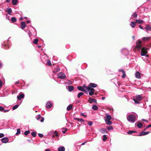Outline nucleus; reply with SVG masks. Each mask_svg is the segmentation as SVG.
I'll list each match as a JSON object with an SVG mask.
<instances>
[{"instance_id":"0e129e2a","label":"nucleus","mask_w":151,"mask_h":151,"mask_svg":"<svg viewBox=\"0 0 151 151\" xmlns=\"http://www.w3.org/2000/svg\"><path fill=\"white\" fill-rule=\"evenodd\" d=\"M2 85V83L1 81H0V87H1Z\"/></svg>"},{"instance_id":"603ef678","label":"nucleus","mask_w":151,"mask_h":151,"mask_svg":"<svg viewBox=\"0 0 151 151\" xmlns=\"http://www.w3.org/2000/svg\"><path fill=\"white\" fill-rule=\"evenodd\" d=\"M4 136V135L3 133H0V138L3 137Z\"/></svg>"},{"instance_id":"4468645a","label":"nucleus","mask_w":151,"mask_h":151,"mask_svg":"<svg viewBox=\"0 0 151 151\" xmlns=\"http://www.w3.org/2000/svg\"><path fill=\"white\" fill-rule=\"evenodd\" d=\"M1 141L3 143H6L8 141V139L7 137H4L2 138L1 139Z\"/></svg>"},{"instance_id":"ea45409f","label":"nucleus","mask_w":151,"mask_h":151,"mask_svg":"<svg viewBox=\"0 0 151 151\" xmlns=\"http://www.w3.org/2000/svg\"><path fill=\"white\" fill-rule=\"evenodd\" d=\"M107 129L108 130H110L112 129H113V128L112 126H110L107 127Z\"/></svg>"},{"instance_id":"0eeeda50","label":"nucleus","mask_w":151,"mask_h":151,"mask_svg":"<svg viewBox=\"0 0 151 151\" xmlns=\"http://www.w3.org/2000/svg\"><path fill=\"white\" fill-rule=\"evenodd\" d=\"M147 49L145 47H143L142 49L141 55L142 56L145 55L147 53Z\"/></svg>"},{"instance_id":"a18cd8bd","label":"nucleus","mask_w":151,"mask_h":151,"mask_svg":"<svg viewBox=\"0 0 151 151\" xmlns=\"http://www.w3.org/2000/svg\"><path fill=\"white\" fill-rule=\"evenodd\" d=\"M41 116L40 114H39L38 115V117L37 118V119L38 120H39L41 118Z\"/></svg>"},{"instance_id":"473e14b6","label":"nucleus","mask_w":151,"mask_h":151,"mask_svg":"<svg viewBox=\"0 0 151 151\" xmlns=\"http://www.w3.org/2000/svg\"><path fill=\"white\" fill-rule=\"evenodd\" d=\"M84 93L82 92H80L78 93L77 95V97L78 98H79L81 96L83 95Z\"/></svg>"},{"instance_id":"052dcab7","label":"nucleus","mask_w":151,"mask_h":151,"mask_svg":"<svg viewBox=\"0 0 151 151\" xmlns=\"http://www.w3.org/2000/svg\"><path fill=\"white\" fill-rule=\"evenodd\" d=\"M142 121H144V122H148V121L147 120H146V119H142Z\"/></svg>"},{"instance_id":"a19ab883","label":"nucleus","mask_w":151,"mask_h":151,"mask_svg":"<svg viewBox=\"0 0 151 151\" xmlns=\"http://www.w3.org/2000/svg\"><path fill=\"white\" fill-rule=\"evenodd\" d=\"M31 134L32 136L34 137H35L36 135V133L35 132H32L31 133Z\"/></svg>"},{"instance_id":"a211bd4d","label":"nucleus","mask_w":151,"mask_h":151,"mask_svg":"<svg viewBox=\"0 0 151 151\" xmlns=\"http://www.w3.org/2000/svg\"><path fill=\"white\" fill-rule=\"evenodd\" d=\"M58 151H64L65 148L64 147L61 146L58 148Z\"/></svg>"},{"instance_id":"ddd939ff","label":"nucleus","mask_w":151,"mask_h":151,"mask_svg":"<svg viewBox=\"0 0 151 151\" xmlns=\"http://www.w3.org/2000/svg\"><path fill=\"white\" fill-rule=\"evenodd\" d=\"M26 23L25 22H22L21 23V27L22 29H23L26 27Z\"/></svg>"},{"instance_id":"7ed1b4c3","label":"nucleus","mask_w":151,"mask_h":151,"mask_svg":"<svg viewBox=\"0 0 151 151\" xmlns=\"http://www.w3.org/2000/svg\"><path fill=\"white\" fill-rule=\"evenodd\" d=\"M133 99L135 103L139 104V101L142 100V98L141 96L139 95L134 98Z\"/></svg>"},{"instance_id":"2f4dec72","label":"nucleus","mask_w":151,"mask_h":151,"mask_svg":"<svg viewBox=\"0 0 151 151\" xmlns=\"http://www.w3.org/2000/svg\"><path fill=\"white\" fill-rule=\"evenodd\" d=\"M145 28L146 29L147 31L151 30V27L149 25H147L145 27Z\"/></svg>"},{"instance_id":"4c0bfd02","label":"nucleus","mask_w":151,"mask_h":151,"mask_svg":"<svg viewBox=\"0 0 151 151\" xmlns=\"http://www.w3.org/2000/svg\"><path fill=\"white\" fill-rule=\"evenodd\" d=\"M20 133V129H17V132L16 133V135H18Z\"/></svg>"},{"instance_id":"c85d7f7f","label":"nucleus","mask_w":151,"mask_h":151,"mask_svg":"<svg viewBox=\"0 0 151 151\" xmlns=\"http://www.w3.org/2000/svg\"><path fill=\"white\" fill-rule=\"evenodd\" d=\"M46 65L48 66H51L52 64L50 60H47V62L46 63Z\"/></svg>"},{"instance_id":"c9c22d12","label":"nucleus","mask_w":151,"mask_h":151,"mask_svg":"<svg viewBox=\"0 0 151 151\" xmlns=\"http://www.w3.org/2000/svg\"><path fill=\"white\" fill-rule=\"evenodd\" d=\"M30 132V131L29 130L26 131L24 132V134L25 135H27L29 134Z\"/></svg>"},{"instance_id":"3c124183","label":"nucleus","mask_w":151,"mask_h":151,"mask_svg":"<svg viewBox=\"0 0 151 151\" xmlns=\"http://www.w3.org/2000/svg\"><path fill=\"white\" fill-rule=\"evenodd\" d=\"M55 137H57L58 136V133L56 131H55Z\"/></svg>"},{"instance_id":"6ab92c4d","label":"nucleus","mask_w":151,"mask_h":151,"mask_svg":"<svg viewBox=\"0 0 151 151\" xmlns=\"http://www.w3.org/2000/svg\"><path fill=\"white\" fill-rule=\"evenodd\" d=\"M136 77L138 78H140V73L138 72H136L135 73Z\"/></svg>"},{"instance_id":"13d9d810","label":"nucleus","mask_w":151,"mask_h":151,"mask_svg":"<svg viewBox=\"0 0 151 151\" xmlns=\"http://www.w3.org/2000/svg\"><path fill=\"white\" fill-rule=\"evenodd\" d=\"M9 111V110H5L4 109V110H3V112H7V111Z\"/></svg>"},{"instance_id":"9d476101","label":"nucleus","mask_w":151,"mask_h":151,"mask_svg":"<svg viewBox=\"0 0 151 151\" xmlns=\"http://www.w3.org/2000/svg\"><path fill=\"white\" fill-rule=\"evenodd\" d=\"M149 132H144L143 131H142L140 133V134L138 135V136L145 135L149 134Z\"/></svg>"},{"instance_id":"c756f323","label":"nucleus","mask_w":151,"mask_h":151,"mask_svg":"<svg viewBox=\"0 0 151 151\" xmlns=\"http://www.w3.org/2000/svg\"><path fill=\"white\" fill-rule=\"evenodd\" d=\"M18 1L17 0H12V3L13 5H15L17 4Z\"/></svg>"},{"instance_id":"6e6d98bb","label":"nucleus","mask_w":151,"mask_h":151,"mask_svg":"<svg viewBox=\"0 0 151 151\" xmlns=\"http://www.w3.org/2000/svg\"><path fill=\"white\" fill-rule=\"evenodd\" d=\"M41 120H40V122H43L44 120V119L42 117H41Z\"/></svg>"},{"instance_id":"4d7b16f0","label":"nucleus","mask_w":151,"mask_h":151,"mask_svg":"<svg viewBox=\"0 0 151 151\" xmlns=\"http://www.w3.org/2000/svg\"><path fill=\"white\" fill-rule=\"evenodd\" d=\"M67 130V129L66 128L65 129V130L64 131H62V132L63 134H65Z\"/></svg>"},{"instance_id":"774afa93","label":"nucleus","mask_w":151,"mask_h":151,"mask_svg":"<svg viewBox=\"0 0 151 151\" xmlns=\"http://www.w3.org/2000/svg\"><path fill=\"white\" fill-rule=\"evenodd\" d=\"M45 151H50V150L49 149H47Z\"/></svg>"},{"instance_id":"7c9ffc66","label":"nucleus","mask_w":151,"mask_h":151,"mask_svg":"<svg viewBox=\"0 0 151 151\" xmlns=\"http://www.w3.org/2000/svg\"><path fill=\"white\" fill-rule=\"evenodd\" d=\"M92 109L94 110H96L98 109V108L96 105H93L92 107Z\"/></svg>"},{"instance_id":"49530a36","label":"nucleus","mask_w":151,"mask_h":151,"mask_svg":"<svg viewBox=\"0 0 151 151\" xmlns=\"http://www.w3.org/2000/svg\"><path fill=\"white\" fill-rule=\"evenodd\" d=\"M123 75L122 76V78H124L126 76L125 73V72L124 73H123Z\"/></svg>"},{"instance_id":"aec40b11","label":"nucleus","mask_w":151,"mask_h":151,"mask_svg":"<svg viewBox=\"0 0 151 151\" xmlns=\"http://www.w3.org/2000/svg\"><path fill=\"white\" fill-rule=\"evenodd\" d=\"M74 87L73 86H68V89L69 91H71L73 90Z\"/></svg>"},{"instance_id":"72a5a7b5","label":"nucleus","mask_w":151,"mask_h":151,"mask_svg":"<svg viewBox=\"0 0 151 151\" xmlns=\"http://www.w3.org/2000/svg\"><path fill=\"white\" fill-rule=\"evenodd\" d=\"M134 132H137L136 131H134L131 130V131H128L127 133L128 134H132L133 133H134Z\"/></svg>"},{"instance_id":"69168bd1","label":"nucleus","mask_w":151,"mask_h":151,"mask_svg":"<svg viewBox=\"0 0 151 151\" xmlns=\"http://www.w3.org/2000/svg\"><path fill=\"white\" fill-rule=\"evenodd\" d=\"M26 22L27 23H29L30 22V21L29 20L27 21H26Z\"/></svg>"},{"instance_id":"f704fd0d","label":"nucleus","mask_w":151,"mask_h":151,"mask_svg":"<svg viewBox=\"0 0 151 151\" xmlns=\"http://www.w3.org/2000/svg\"><path fill=\"white\" fill-rule=\"evenodd\" d=\"M82 87H83V89H84V90H86H86H87V88L88 87H87L86 86V85L85 84H84L83 85V86H82Z\"/></svg>"},{"instance_id":"f3484780","label":"nucleus","mask_w":151,"mask_h":151,"mask_svg":"<svg viewBox=\"0 0 151 151\" xmlns=\"http://www.w3.org/2000/svg\"><path fill=\"white\" fill-rule=\"evenodd\" d=\"M106 123L109 125H111L112 124V122L110 120H105Z\"/></svg>"},{"instance_id":"b1692460","label":"nucleus","mask_w":151,"mask_h":151,"mask_svg":"<svg viewBox=\"0 0 151 151\" xmlns=\"http://www.w3.org/2000/svg\"><path fill=\"white\" fill-rule=\"evenodd\" d=\"M73 106L72 104H70L69 105L67 108V110L68 111H70L72 109Z\"/></svg>"},{"instance_id":"393cba45","label":"nucleus","mask_w":151,"mask_h":151,"mask_svg":"<svg viewBox=\"0 0 151 151\" xmlns=\"http://www.w3.org/2000/svg\"><path fill=\"white\" fill-rule=\"evenodd\" d=\"M74 119L81 122L84 121V120L82 119H79L77 118H74Z\"/></svg>"},{"instance_id":"bb28decb","label":"nucleus","mask_w":151,"mask_h":151,"mask_svg":"<svg viewBox=\"0 0 151 151\" xmlns=\"http://www.w3.org/2000/svg\"><path fill=\"white\" fill-rule=\"evenodd\" d=\"M137 15L136 12H134L132 15V16L133 18H136L137 17Z\"/></svg>"},{"instance_id":"bf43d9fd","label":"nucleus","mask_w":151,"mask_h":151,"mask_svg":"<svg viewBox=\"0 0 151 151\" xmlns=\"http://www.w3.org/2000/svg\"><path fill=\"white\" fill-rule=\"evenodd\" d=\"M6 19H7L9 20V16H8L7 15V14H6Z\"/></svg>"},{"instance_id":"9b49d317","label":"nucleus","mask_w":151,"mask_h":151,"mask_svg":"<svg viewBox=\"0 0 151 151\" xmlns=\"http://www.w3.org/2000/svg\"><path fill=\"white\" fill-rule=\"evenodd\" d=\"M151 37H143L142 40L143 41L145 42H148L149 41Z\"/></svg>"},{"instance_id":"20e7f679","label":"nucleus","mask_w":151,"mask_h":151,"mask_svg":"<svg viewBox=\"0 0 151 151\" xmlns=\"http://www.w3.org/2000/svg\"><path fill=\"white\" fill-rule=\"evenodd\" d=\"M142 42L141 40H138L136 42L137 45L135 47V48L136 49H140L141 48Z\"/></svg>"},{"instance_id":"de8ad7c7","label":"nucleus","mask_w":151,"mask_h":151,"mask_svg":"<svg viewBox=\"0 0 151 151\" xmlns=\"http://www.w3.org/2000/svg\"><path fill=\"white\" fill-rule=\"evenodd\" d=\"M39 136L41 138H42L43 137V134H41L39 133L38 134Z\"/></svg>"},{"instance_id":"dca6fc26","label":"nucleus","mask_w":151,"mask_h":151,"mask_svg":"<svg viewBox=\"0 0 151 151\" xmlns=\"http://www.w3.org/2000/svg\"><path fill=\"white\" fill-rule=\"evenodd\" d=\"M77 88L79 90L86 92V90H84V89H83V87H82L81 86H78L77 87Z\"/></svg>"},{"instance_id":"4be33fe9","label":"nucleus","mask_w":151,"mask_h":151,"mask_svg":"<svg viewBox=\"0 0 151 151\" xmlns=\"http://www.w3.org/2000/svg\"><path fill=\"white\" fill-rule=\"evenodd\" d=\"M144 21L142 20H138L136 19V23H138L139 24H141L143 23Z\"/></svg>"},{"instance_id":"8fccbe9b","label":"nucleus","mask_w":151,"mask_h":151,"mask_svg":"<svg viewBox=\"0 0 151 151\" xmlns=\"http://www.w3.org/2000/svg\"><path fill=\"white\" fill-rule=\"evenodd\" d=\"M119 71L122 72L124 73L125 72V71L123 69H120L119 70Z\"/></svg>"},{"instance_id":"c03bdc74","label":"nucleus","mask_w":151,"mask_h":151,"mask_svg":"<svg viewBox=\"0 0 151 151\" xmlns=\"http://www.w3.org/2000/svg\"><path fill=\"white\" fill-rule=\"evenodd\" d=\"M151 127V124L147 125V127H146V128L144 129V130H146L147 128H148L149 127Z\"/></svg>"},{"instance_id":"1a4fd4ad","label":"nucleus","mask_w":151,"mask_h":151,"mask_svg":"<svg viewBox=\"0 0 151 151\" xmlns=\"http://www.w3.org/2000/svg\"><path fill=\"white\" fill-rule=\"evenodd\" d=\"M24 96V95L23 94L20 93L17 96V98L19 100H20L22 99H23Z\"/></svg>"},{"instance_id":"f8f14e48","label":"nucleus","mask_w":151,"mask_h":151,"mask_svg":"<svg viewBox=\"0 0 151 151\" xmlns=\"http://www.w3.org/2000/svg\"><path fill=\"white\" fill-rule=\"evenodd\" d=\"M88 101L90 103H92V102H94L97 103V101L96 99H91V98H90L89 99Z\"/></svg>"},{"instance_id":"e2e57ef3","label":"nucleus","mask_w":151,"mask_h":151,"mask_svg":"<svg viewBox=\"0 0 151 151\" xmlns=\"http://www.w3.org/2000/svg\"><path fill=\"white\" fill-rule=\"evenodd\" d=\"M28 141L29 142H31V143H33V141L32 140H30V139H28Z\"/></svg>"},{"instance_id":"5701e85b","label":"nucleus","mask_w":151,"mask_h":151,"mask_svg":"<svg viewBox=\"0 0 151 151\" xmlns=\"http://www.w3.org/2000/svg\"><path fill=\"white\" fill-rule=\"evenodd\" d=\"M143 126L142 124L140 122H138L137 124V126L139 128H141Z\"/></svg>"},{"instance_id":"79ce46f5","label":"nucleus","mask_w":151,"mask_h":151,"mask_svg":"<svg viewBox=\"0 0 151 151\" xmlns=\"http://www.w3.org/2000/svg\"><path fill=\"white\" fill-rule=\"evenodd\" d=\"M6 12H7L8 14H9V8H7L5 10Z\"/></svg>"},{"instance_id":"5fc2aeb1","label":"nucleus","mask_w":151,"mask_h":151,"mask_svg":"<svg viewBox=\"0 0 151 151\" xmlns=\"http://www.w3.org/2000/svg\"><path fill=\"white\" fill-rule=\"evenodd\" d=\"M102 130L103 131V133H105L106 132V130L105 129H103Z\"/></svg>"},{"instance_id":"864d4df0","label":"nucleus","mask_w":151,"mask_h":151,"mask_svg":"<svg viewBox=\"0 0 151 151\" xmlns=\"http://www.w3.org/2000/svg\"><path fill=\"white\" fill-rule=\"evenodd\" d=\"M60 68L59 67H57L56 68V71L57 72H58L60 70Z\"/></svg>"},{"instance_id":"338daca9","label":"nucleus","mask_w":151,"mask_h":151,"mask_svg":"<svg viewBox=\"0 0 151 151\" xmlns=\"http://www.w3.org/2000/svg\"><path fill=\"white\" fill-rule=\"evenodd\" d=\"M12 94H13V93H15V92L14 91H12Z\"/></svg>"},{"instance_id":"09e8293b","label":"nucleus","mask_w":151,"mask_h":151,"mask_svg":"<svg viewBox=\"0 0 151 151\" xmlns=\"http://www.w3.org/2000/svg\"><path fill=\"white\" fill-rule=\"evenodd\" d=\"M4 108L3 107H2L1 106H0V111H1L3 112V111L4 110Z\"/></svg>"},{"instance_id":"e433bc0d","label":"nucleus","mask_w":151,"mask_h":151,"mask_svg":"<svg viewBox=\"0 0 151 151\" xmlns=\"http://www.w3.org/2000/svg\"><path fill=\"white\" fill-rule=\"evenodd\" d=\"M19 106V105L18 104H17L16 105H15L13 107L12 109L13 110H14L16 109H17Z\"/></svg>"},{"instance_id":"f03ea898","label":"nucleus","mask_w":151,"mask_h":151,"mask_svg":"<svg viewBox=\"0 0 151 151\" xmlns=\"http://www.w3.org/2000/svg\"><path fill=\"white\" fill-rule=\"evenodd\" d=\"M135 118V116L133 114L130 115L128 116L127 117L128 120L132 122H134Z\"/></svg>"},{"instance_id":"39448f33","label":"nucleus","mask_w":151,"mask_h":151,"mask_svg":"<svg viewBox=\"0 0 151 151\" xmlns=\"http://www.w3.org/2000/svg\"><path fill=\"white\" fill-rule=\"evenodd\" d=\"M58 77L61 79H64L66 77L65 74L63 72L59 73L58 75Z\"/></svg>"},{"instance_id":"58836bf2","label":"nucleus","mask_w":151,"mask_h":151,"mask_svg":"<svg viewBox=\"0 0 151 151\" xmlns=\"http://www.w3.org/2000/svg\"><path fill=\"white\" fill-rule=\"evenodd\" d=\"M107 139V137H106V135H104L103 136V140L104 141H105Z\"/></svg>"},{"instance_id":"cd10ccee","label":"nucleus","mask_w":151,"mask_h":151,"mask_svg":"<svg viewBox=\"0 0 151 151\" xmlns=\"http://www.w3.org/2000/svg\"><path fill=\"white\" fill-rule=\"evenodd\" d=\"M17 20V19L15 17H12L11 19V21L12 22H15Z\"/></svg>"},{"instance_id":"2eb2a0df","label":"nucleus","mask_w":151,"mask_h":151,"mask_svg":"<svg viewBox=\"0 0 151 151\" xmlns=\"http://www.w3.org/2000/svg\"><path fill=\"white\" fill-rule=\"evenodd\" d=\"M105 118L106 119L105 120H111L112 119V117L110 115H108L107 114H106V117Z\"/></svg>"},{"instance_id":"6e6552de","label":"nucleus","mask_w":151,"mask_h":151,"mask_svg":"<svg viewBox=\"0 0 151 151\" xmlns=\"http://www.w3.org/2000/svg\"><path fill=\"white\" fill-rule=\"evenodd\" d=\"M52 106V104L49 101H48L46 103V107L47 108H50Z\"/></svg>"},{"instance_id":"423d86ee","label":"nucleus","mask_w":151,"mask_h":151,"mask_svg":"<svg viewBox=\"0 0 151 151\" xmlns=\"http://www.w3.org/2000/svg\"><path fill=\"white\" fill-rule=\"evenodd\" d=\"M7 42H5L2 44V47L5 49H8L9 47V43Z\"/></svg>"},{"instance_id":"a878e982","label":"nucleus","mask_w":151,"mask_h":151,"mask_svg":"<svg viewBox=\"0 0 151 151\" xmlns=\"http://www.w3.org/2000/svg\"><path fill=\"white\" fill-rule=\"evenodd\" d=\"M38 39H34L33 41V43L34 44L37 45L38 43Z\"/></svg>"},{"instance_id":"680f3d73","label":"nucleus","mask_w":151,"mask_h":151,"mask_svg":"<svg viewBox=\"0 0 151 151\" xmlns=\"http://www.w3.org/2000/svg\"><path fill=\"white\" fill-rule=\"evenodd\" d=\"M139 27L141 29H143V27L141 25H139Z\"/></svg>"},{"instance_id":"412c9836","label":"nucleus","mask_w":151,"mask_h":151,"mask_svg":"<svg viewBox=\"0 0 151 151\" xmlns=\"http://www.w3.org/2000/svg\"><path fill=\"white\" fill-rule=\"evenodd\" d=\"M136 23V22H132L130 24V25L132 27L134 28L135 27Z\"/></svg>"},{"instance_id":"f257e3e1","label":"nucleus","mask_w":151,"mask_h":151,"mask_svg":"<svg viewBox=\"0 0 151 151\" xmlns=\"http://www.w3.org/2000/svg\"><path fill=\"white\" fill-rule=\"evenodd\" d=\"M97 86V85L95 83H90L89 84L87 88V90L89 91V95L92 96L94 94L95 91L93 88L96 87Z\"/></svg>"},{"instance_id":"37998d69","label":"nucleus","mask_w":151,"mask_h":151,"mask_svg":"<svg viewBox=\"0 0 151 151\" xmlns=\"http://www.w3.org/2000/svg\"><path fill=\"white\" fill-rule=\"evenodd\" d=\"M88 122V124L90 126H91L93 124V122H89L88 121H87Z\"/></svg>"}]
</instances>
